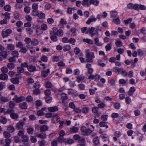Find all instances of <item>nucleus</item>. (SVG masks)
<instances>
[{
    "instance_id": "473e14b6",
    "label": "nucleus",
    "mask_w": 146,
    "mask_h": 146,
    "mask_svg": "<svg viewBox=\"0 0 146 146\" xmlns=\"http://www.w3.org/2000/svg\"><path fill=\"white\" fill-rule=\"evenodd\" d=\"M99 2L97 0H90L89 1V3L90 4H93L95 6H97L99 3Z\"/></svg>"
},
{
    "instance_id": "9d476101",
    "label": "nucleus",
    "mask_w": 146,
    "mask_h": 146,
    "mask_svg": "<svg viewBox=\"0 0 146 146\" xmlns=\"http://www.w3.org/2000/svg\"><path fill=\"white\" fill-rule=\"evenodd\" d=\"M3 137L6 139L9 138L11 136L10 133L7 131H5L3 132Z\"/></svg>"
},
{
    "instance_id": "f257e3e1",
    "label": "nucleus",
    "mask_w": 146,
    "mask_h": 146,
    "mask_svg": "<svg viewBox=\"0 0 146 146\" xmlns=\"http://www.w3.org/2000/svg\"><path fill=\"white\" fill-rule=\"evenodd\" d=\"M80 129L82 134L84 136L88 135L92 132V131L89 129H87L84 126H82L81 127Z\"/></svg>"
},
{
    "instance_id": "f704fd0d",
    "label": "nucleus",
    "mask_w": 146,
    "mask_h": 146,
    "mask_svg": "<svg viewBox=\"0 0 146 146\" xmlns=\"http://www.w3.org/2000/svg\"><path fill=\"white\" fill-rule=\"evenodd\" d=\"M23 139L22 141L24 142H27L28 141L29 138L27 136L25 135H22L21 137Z\"/></svg>"
},
{
    "instance_id": "393cba45",
    "label": "nucleus",
    "mask_w": 146,
    "mask_h": 146,
    "mask_svg": "<svg viewBox=\"0 0 146 146\" xmlns=\"http://www.w3.org/2000/svg\"><path fill=\"white\" fill-rule=\"evenodd\" d=\"M28 70L31 72H34L36 70V67L32 65H30L27 67Z\"/></svg>"
},
{
    "instance_id": "49530a36",
    "label": "nucleus",
    "mask_w": 146,
    "mask_h": 146,
    "mask_svg": "<svg viewBox=\"0 0 146 146\" xmlns=\"http://www.w3.org/2000/svg\"><path fill=\"white\" fill-rule=\"evenodd\" d=\"M98 64L101 66L102 67H104L105 66V64L102 62V60L100 59H99L98 61Z\"/></svg>"
},
{
    "instance_id": "72a5a7b5",
    "label": "nucleus",
    "mask_w": 146,
    "mask_h": 146,
    "mask_svg": "<svg viewBox=\"0 0 146 146\" xmlns=\"http://www.w3.org/2000/svg\"><path fill=\"white\" fill-rule=\"evenodd\" d=\"M31 14L33 16H38L39 12L37 10L33 9L32 12Z\"/></svg>"
},
{
    "instance_id": "774afa93",
    "label": "nucleus",
    "mask_w": 146,
    "mask_h": 146,
    "mask_svg": "<svg viewBox=\"0 0 146 146\" xmlns=\"http://www.w3.org/2000/svg\"><path fill=\"white\" fill-rule=\"evenodd\" d=\"M105 48L107 51L110 50L111 48V44H108L105 46Z\"/></svg>"
},
{
    "instance_id": "58836bf2",
    "label": "nucleus",
    "mask_w": 146,
    "mask_h": 146,
    "mask_svg": "<svg viewBox=\"0 0 146 146\" xmlns=\"http://www.w3.org/2000/svg\"><path fill=\"white\" fill-rule=\"evenodd\" d=\"M94 41L95 42V44L98 46H101L102 44L99 42V39L98 37H97L94 38Z\"/></svg>"
},
{
    "instance_id": "c85d7f7f",
    "label": "nucleus",
    "mask_w": 146,
    "mask_h": 146,
    "mask_svg": "<svg viewBox=\"0 0 146 146\" xmlns=\"http://www.w3.org/2000/svg\"><path fill=\"white\" fill-rule=\"evenodd\" d=\"M36 136L42 139L45 138L46 137V134L45 133H39L36 135Z\"/></svg>"
},
{
    "instance_id": "603ef678",
    "label": "nucleus",
    "mask_w": 146,
    "mask_h": 146,
    "mask_svg": "<svg viewBox=\"0 0 146 146\" xmlns=\"http://www.w3.org/2000/svg\"><path fill=\"white\" fill-rule=\"evenodd\" d=\"M106 123L105 122L102 121L100 123L99 125L100 127H105L106 128H108V126L106 125Z\"/></svg>"
},
{
    "instance_id": "a19ab883",
    "label": "nucleus",
    "mask_w": 146,
    "mask_h": 146,
    "mask_svg": "<svg viewBox=\"0 0 146 146\" xmlns=\"http://www.w3.org/2000/svg\"><path fill=\"white\" fill-rule=\"evenodd\" d=\"M7 67L10 69L12 70L15 67L14 64L12 63H10L8 64Z\"/></svg>"
},
{
    "instance_id": "423d86ee",
    "label": "nucleus",
    "mask_w": 146,
    "mask_h": 146,
    "mask_svg": "<svg viewBox=\"0 0 146 146\" xmlns=\"http://www.w3.org/2000/svg\"><path fill=\"white\" fill-rule=\"evenodd\" d=\"M50 34L51 35L50 38L52 41L54 42L57 41V37L56 36V32H53L52 33H50Z\"/></svg>"
},
{
    "instance_id": "bb28decb",
    "label": "nucleus",
    "mask_w": 146,
    "mask_h": 146,
    "mask_svg": "<svg viewBox=\"0 0 146 146\" xmlns=\"http://www.w3.org/2000/svg\"><path fill=\"white\" fill-rule=\"evenodd\" d=\"M71 48V47L69 45H66L63 47V50L64 52L68 51Z\"/></svg>"
},
{
    "instance_id": "338daca9",
    "label": "nucleus",
    "mask_w": 146,
    "mask_h": 146,
    "mask_svg": "<svg viewBox=\"0 0 146 146\" xmlns=\"http://www.w3.org/2000/svg\"><path fill=\"white\" fill-rule=\"evenodd\" d=\"M33 86L35 89H39L40 87V83L38 82H36L34 84Z\"/></svg>"
},
{
    "instance_id": "2eb2a0df",
    "label": "nucleus",
    "mask_w": 146,
    "mask_h": 146,
    "mask_svg": "<svg viewBox=\"0 0 146 146\" xmlns=\"http://www.w3.org/2000/svg\"><path fill=\"white\" fill-rule=\"evenodd\" d=\"M46 110L45 108H42L41 110L38 111L37 112V114L38 116H41L43 115L44 114V111Z\"/></svg>"
},
{
    "instance_id": "c9c22d12",
    "label": "nucleus",
    "mask_w": 146,
    "mask_h": 146,
    "mask_svg": "<svg viewBox=\"0 0 146 146\" xmlns=\"http://www.w3.org/2000/svg\"><path fill=\"white\" fill-rule=\"evenodd\" d=\"M81 111L83 113L86 114L89 111V109L87 107H85L82 109Z\"/></svg>"
},
{
    "instance_id": "ddd939ff",
    "label": "nucleus",
    "mask_w": 146,
    "mask_h": 146,
    "mask_svg": "<svg viewBox=\"0 0 146 146\" xmlns=\"http://www.w3.org/2000/svg\"><path fill=\"white\" fill-rule=\"evenodd\" d=\"M136 89L135 87L133 86L131 87L130 88L128 92V95L130 96H132L133 94V92Z\"/></svg>"
},
{
    "instance_id": "dca6fc26",
    "label": "nucleus",
    "mask_w": 146,
    "mask_h": 146,
    "mask_svg": "<svg viewBox=\"0 0 146 146\" xmlns=\"http://www.w3.org/2000/svg\"><path fill=\"white\" fill-rule=\"evenodd\" d=\"M48 109L49 111L51 112H54L57 111L58 108L57 106H55L52 107H50L48 108Z\"/></svg>"
},
{
    "instance_id": "1a4fd4ad",
    "label": "nucleus",
    "mask_w": 146,
    "mask_h": 146,
    "mask_svg": "<svg viewBox=\"0 0 146 146\" xmlns=\"http://www.w3.org/2000/svg\"><path fill=\"white\" fill-rule=\"evenodd\" d=\"M25 98L23 97H16L13 99L15 102L17 103H19L22 101L24 100Z\"/></svg>"
},
{
    "instance_id": "0e129e2a",
    "label": "nucleus",
    "mask_w": 146,
    "mask_h": 146,
    "mask_svg": "<svg viewBox=\"0 0 146 146\" xmlns=\"http://www.w3.org/2000/svg\"><path fill=\"white\" fill-rule=\"evenodd\" d=\"M46 142V141L44 140H42L38 143L39 145V146H44Z\"/></svg>"
},
{
    "instance_id": "c756f323",
    "label": "nucleus",
    "mask_w": 146,
    "mask_h": 146,
    "mask_svg": "<svg viewBox=\"0 0 146 146\" xmlns=\"http://www.w3.org/2000/svg\"><path fill=\"white\" fill-rule=\"evenodd\" d=\"M35 104L38 109V107L42 106V105L41 101L39 100H37L35 102Z\"/></svg>"
},
{
    "instance_id": "a211bd4d",
    "label": "nucleus",
    "mask_w": 146,
    "mask_h": 146,
    "mask_svg": "<svg viewBox=\"0 0 146 146\" xmlns=\"http://www.w3.org/2000/svg\"><path fill=\"white\" fill-rule=\"evenodd\" d=\"M78 127L74 126L70 128V132L71 133H75L78 132Z\"/></svg>"
},
{
    "instance_id": "4be33fe9",
    "label": "nucleus",
    "mask_w": 146,
    "mask_h": 146,
    "mask_svg": "<svg viewBox=\"0 0 146 146\" xmlns=\"http://www.w3.org/2000/svg\"><path fill=\"white\" fill-rule=\"evenodd\" d=\"M50 73L49 69H48L46 71H43L42 72L41 75L42 76L45 77L48 75V74Z\"/></svg>"
},
{
    "instance_id": "37998d69",
    "label": "nucleus",
    "mask_w": 146,
    "mask_h": 146,
    "mask_svg": "<svg viewBox=\"0 0 146 146\" xmlns=\"http://www.w3.org/2000/svg\"><path fill=\"white\" fill-rule=\"evenodd\" d=\"M38 17L40 19H44L45 18V14L42 12H40L39 13V15H38Z\"/></svg>"
},
{
    "instance_id": "79ce46f5",
    "label": "nucleus",
    "mask_w": 146,
    "mask_h": 146,
    "mask_svg": "<svg viewBox=\"0 0 146 146\" xmlns=\"http://www.w3.org/2000/svg\"><path fill=\"white\" fill-rule=\"evenodd\" d=\"M6 143L5 146H10L9 144L11 141V139L8 138L6 139L5 140Z\"/></svg>"
},
{
    "instance_id": "09e8293b",
    "label": "nucleus",
    "mask_w": 146,
    "mask_h": 146,
    "mask_svg": "<svg viewBox=\"0 0 146 146\" xmlns=\"http://www.w3.org/2000/svg\"><path fill=\"white\" fill-rule=\"evenodd\" d=\"M34 131L33 128L32 127H29L27 129V132L29 134H32Z\"/></svg>"
},
{
    "instance_id": "6e6552de",
    "label": "nucleus",
    "mask_w": 146,
    "mask_h": 146,
    "mask_svg": "<svg viewBox=\"0 0 146 146\" xmlns=\"http://www.w3.org/2000/svg\"><path fill=\"white\" fill-rule=\"evenodd\" d=\"M24 124V122L20 121L17 123L16 125V128L17 129H22Z\"/></svg>"
},
{
    "instance_id": "f3484780",
    "label": "nucleus",
    "mask_w": 146,
    "mask_h": 146,
    "mask_svg": "<svg viewBox=\"0 0 146 146\" xmlns=\"http://www.w3.org/2000/svg\"><path fill=\"white\" fill-rule=\"evenodd\" d=\"M66 140L63 136H59L57 139V141L60 143H65Z\"/></svg>"
},
{
    "instance_id": "4468645a",
    "label": "nucleus",
    "mask_w": 146,
    "mask_h": 146,
    "mask_svg": "<svg viewBox=\"0 0 146 146\" xmlns=\"http://www.w3.org/2000/svg\"><path fill=\"white\" fill-rule=\"evenodd\" d=\"M0 55L4 59H5L7 58V53L6 51L3 50L1 52Z\"/></svg>"
},
{
    "instance_id": "c03bdc74",
    "label": "nucleus",
    "mask_w": 146,
    "mask_h": 146,
    "mask_svg": "<svg viewBox=\"0 0 146 146\" xmlns=\"http://www.w3.org/2000/svg\"><path fill=\"white\" fill-rule=\"evenodd\" d=\"M89 0H83L82 4L83 5H86L87 7L90 6V4L88 3Z\"/></svg>"
},
{
    "instance_id": "20e7f679",
    "label": "nucleus",
    "mask_w": 146,
    "mask_h": 146,
    "mask_svg": "<svg viewBox=\"0 0 146 146\" xmlns=\"http://www.w3.org/2000/svg\"><path fill=\"white\" fill-rule=\"evenodd\" d=\"M12 33V31L10 29H7L2 32V36L3 38L7 37Z\"/></svg>"
},
{
    "instance_id": "4c0bfd02",
    "label": "nucleus",
    "mask_w": 146,
    "mask_h": 146,
    "mask_svg": "<svg viewBox=\"0 0 146 146\" xmlns=\"http://www.w3.org/2000/svg\"><path fill=\"white\" fill-rule=\"evenodd\" d=\"M7 121V119L5 117H1L0 121L3 124L6 123Z\"/></svg>"
},
{
    "instance_id": "f8f14e48",
    "label": "nucleus",
    "mask_w": 146,
    "mask_h": 146,
    "mask_svg": "<svg viewBox=\"0 0 146 146\" xmlns=\"http://www.w3.org/2000/svg\"><path fill=\"white\" fill-rule=\"evenodd\" d=\"M61 96L62 103H65V101L68 99L67 95L64 93H62L61 94Z\"/></svg>"
},
{
    "instance_id": "b1692460",
    "label": "nucleus",
    "mask_w": 146,
    "mask_h": 146,
    "mask_svg": "<svg viewBox=\"0 0 146 146\" xmlns=\"http://www.w3.org/2000/svg\"><path fill=\"white\" fill-rule=\"evenodd\" d=\"M7 49L9 50H12L15 48V46L14 45L12 44H9L7 45Z\"/></svg>"
},
{
    "instance_id": "a18cd8bd",
    "label": "nucleus",
    "mask_w": 146,
    "mask_h": 146,
    "mask_svg": "<svg viewBox=\"0 0 146 146\" xmlns=\"http://www.w3.org/2000/svg\"><path fill=\"white\" fill-rule=\"evenodd\" d=\"M98 138V137L97 136L93 139V143L96 145H98L99 143V140Z\"/></svg>"
},
{
    "instance_id": "2f4dec72",
    "label": "nucleus",
    "mask_w": 146,
    "mask_h": 146,
    "mask_svg": "<svg viewBox=\"0 0 146 146\" xmlns=\"http://www.w3.org/2000/svg\"><path fill=\"white\" fill-rule=\"evenodd\" d=\"M11 81L12 83L14 84H18L19 83V80L17 78H12L11 79Z\"/></svg>"
},
{
    "instance_id": "7c9ffc66",
    "label": "nucleus",
    "mask_w": 146,
    "mask_h": 146,
    "mask_svg": "<svg viewBox=\"0 0 146 146\" xmlns=\"http://www.w3.org/2000/svg\"><path fill=\"white\" fill-rule=\"evenodd\" d=\"M7 130L9 131L10 133H13L15 131V129L13 127L10 125L7 127Z\"/></svg>"
},
{
    "instance_id": "f03ea898",
    "label": "nucleus",
    "mask_w": 146,
    "mask_h": 146,
    "mask_svg": "<svg viewBox=\"0 0 146 146\" xmlns=\"http://www.w3.org/2000/svg\"><path fill=\"white\" fill-rule=\"evenodd\" d=\"M86 57L87 62L92 63L93 62V59L95 57V56L93 52H88L86 53Z\"/></svg>"
},
{
    "instance_id": "0eeeda50",
    "label": "nucleus",
    "mask_w": 146,
    "mask_h": 146,
    "mask_svg": "<svg viewBox=\"0 0 146 146\" xmlns=\"http://www.w3.org/2000/svg\"><path fill=\"white\" fill-rule=\"evenodd\" d=\"M60 117L57 114L54 115L52 116V121L53 123H57L60 121Z\"/></svg>"
},
{
    "instance_id": "cd10ccee",
    "label": "nucleus",
    "mask_w": 146,
    "mask_h": 146,
    "mask_svg": "<svg viewBox=\"0 0 146 146\" xmlns=\"http://www.w3.org/2000/svg\"><path fill=\"white\" fill-rule=\"evenodd\" d=\"M83 41L84 42H86L89 44H93V41L91 39H89L84 38L83 39Z\"/></svg>"
},
{
    "instance_id": "6e6d98bb",
    "label": "nucleus",
    "mask_w": 146,
    "mask_h": 146,
    "mask_svg": "<svg viewBox=\"0 0 146 146\" xmlns=\"http://www.w3.org/2000/svg\"><path fill=\"white\" fill-rule=\"evenodd\" d=\"M111 16L113 17H115L117 16V13L116 11H113L111 12Z\"/></svg>"
},
{
    "instance_id": "5fc2aeb1",
    "label": "nucleus",
    "mask_w": 146,
    "mask_h": 146,
    "mask_svg": "<svg viewBox=\"0 0 146 146\" xmlns=\"http://www.w3.org/2000/svg\"><path fill=\"white\" fill-rule=\"evenodd\" d=\"M15 103L12 101L9 102V106L10 108L13 109L14 108Z\"/></svg>"
},
{
    "instance_id": "864d4df0",
    "label": "nucleus",
    "mask_w": 146,
    "mask_h": 146,
    "mask_svg": "<svg viewBox=\"0 0 146 146\" xmlns=\"http://www.w3.org/2000/svg\"><path fill=\"white\" fill-rule=\"evenodd\" d=\"M39 42L38 40L36 39H34L32 41L31 44L34 46H36L38 44Z\"/></svg>"
},
{
    "instance_id": "e433bc0d",
    "label": "nucleus",
    "mask_w": 146,
    "mask_h": 146,
    "mask_svg": "<svg viewBox=\"0 0 146 146\" xmlns=\"http://www.w3.org/2000/svg\"><path fill=\"white\" fill-rule=\"evenodd\" d=\"M11 54L12 55L15 57H18L19 56V54L18 52L16 50L12 51Z\"/></svg>"
},
{
    "instance_id": "ea45409f",
    "label": "nucleus",
    "mask_w": 146,
    "mask_h": 146,
    "mask_svg": "<svg viewBox=\"0 0 146 146\" xmlns=\"http://www.w3.org/2000/svg\"><path fill=\"white\" fill-rule=\"evenodd\" d=\"M56 34L59 36H62L63 35V31L61 29L58 30Z\"/></svg>"
},
{
    "instance_id": "bf43d9fd",
    "label": "nucleus",
    "mask_w": 146,
    "mask_h": 146,
    "mask_svg": "<svg viewBox=\"0 0 146 146\" xmlns=\"http://www.w3.org/2000/svg\"><path fill=\"white\" fill-rule=\"evenodd\" d=\"M33 93L36 95L39 94L40 93L39 89H35L33 91Z\"/></svg>"
},
{
    "instance_id": "9b49d317",
    "label": "nucleus",
    "mask_w": 146,
    "mask_h": 146,
    "mask_svg": "<svg viewBox=\"0 0 146 146\" xmlns=\"http://www.w3.org/2000/svg\"><path fill=\"white\" fill-rule=\"evenodd\" d=\"M8 78V75L5 73H3L0 75V80H7Z\"/></svg>"
},
{
    "instance_id": "a878e982",
    "label": "nucleus",
    "mask_w": 146,
    "mask_h": 146,
    "mask_svg": "<svg viewBox=\"0 0 146 146\" xmlns=\"http://www.w3.org/2000/svg\"><path fill=\"white\" fill-rule=\"evenodd\" d=\"M92 18H89L88 20L86 22V23L87 24H89L91 22L95 21L96 20V19L93 17V16H92Z\"/></svg>"
},
{
    "instance_id": "5701e85b",
    "label": "nucleus",
    "mask_w": 146,
    "mask_h": 146,
    "mask_svg": "<svg viewBox=\"0 0 146 146\" xmlns=\"http://www.w3.org/2000/svg\"><path fill=\"white\" fill-rule=\"evenodd\" d=\"M24 69L22 67H18L17 68V71L18 73H19L18 74H16V76H18L19 75V74L20 73H21L23 72H24Z\"/></svg>"
},
{
    "instance_id": "8fccbe9b",
    "label": "nucleus",
    "mask_w": 146,
    "mask_h": 146,
    "mask_svg": "<svg viewBox=\"0 0 146 146\" xmlns=\"http://www.w3.org/2000/svg\"><path fill=\"white\" fill-rule=\"evenodd\" d=\"M116 46L118 47H121L122 46L123 43L120 40H117L115 42Z\"/></svg>"
},
{
    "instance_id": "3c124183",
    "label": "nucleus",
    "mask_w": 146,
    "mask_h": 146,
    "mask_svg": "<svg viewBox=\"0 0 146 146\" xmlns=\"http://www.w3.org/2000/svg\"><path fill=\"white\" fill-rule=\"evenodd\" d=\"M45 99L46 102L47 103H50L51 102L52 98L51 97L48 96L45 98Z\"/></svg>"
},
{
    "instance_id": "6ab92c4d",
    "label": "nucleus",
    "mask_w": 146,
    "mask_h": 146,
    "mask_svg": "<svg viewBox=\"0 0 146 146\" xmlns=\"http://www.w3.org/2000/svg\"><path fill=\"white\" fill-rule=\"evenodd\" d=\"M28 105L26 102H23L20 104L19 105V107L23 109H26L27 108Z\"/></svg>"
},
{
    "instance_id": "aec40b11",
    "label": "nucleus",
    "mask_w": 146,
    "mask_h": 146,
    "mask_svg": "<svg viewBox=\"0 0 146 146\" xmlns=\"http://www.w3.org/2000/svg\"><path fill=\"white\" fill-rule=\"evenodd\" d=\"M0 101L3 103H5L8 102L9 100L7 97L2 96L0 98Z\"/></svg>"
},
{
    "instance_id": "de8ad7c7",
    "label": "nucleus",
    "mask_w": 146,
    "mask_h": 146,
    "mask_svg": "<svg viewBox=\"0 0 146 146\" xmlns=\"http://www.w3.org/2000/svg\"><path fill=\"white\" fill-rule=\"evenodd\" d=\"M11 117L13 119H17L18 117V115L17 114L14 113H11L10 114Z\"/></svg>"
},
{
    "instance_id": "412c9836",
    "label": "nucleus",
    "mask_w": 146,
    "mask_h": 146,
    "mask_svg": "<svg viewBox=\"0 0 146 146\" xmlns=\"http://www.w3.org/2000/svg\"><path fill=\"white\" fill-rule=\"evenodd\" d=\"M48 129V127L46 125H43L40 127V131L41 132L47 131Z\"/></svg>"
},
{
    "instance_id": "4d7b16f0",
    "label": "nucleus",
    "mask_w": 146,
    "mask_h": 146,
    "mask_svg": "<svg viewBox=\"0 0 146 146\" xmlns=\"http://www.w3.org/2000/svg\"><path fill=\"white\" fill-rule=\"evenodd\" d=\"M74 142V140L72 139H69L67 140H66V141L65 143H67L69 144H71L73 143Z\"/></svg>"
},
{
    "instance_id": "69168bd1",
    "label": "nucleus",
    "mask_w": 146,
    "mask_h": 146,
    "mask_svg": "<svg viewBox=\"0 0 146 146\" xmlns=\"http://www.w3.org/2000/svg\"><path fill=\"white\" fill-rule=\"evenodd\" d=\"M45 95L49 96L51 94L50 90L49 89L46 90L44 91Z\"/></svg>"
},
{
    "instance_id": "680f3d73",
    "label": "nucleus",
    "mask_w": 146,
    "mask_h": 146,
    "mask_svg": "<svg viewBox=\"0 0 146 146\" xmlns=\"http://www.w3.org/2000/svg\"><path fill=\"white\" fill-rule=\"evenodd\" d=\"M27 51V50L26 48L23 46L21 48L20 51L23 54H25L26 53Z\"/></svg>"
},
{
    "instance_id": "39448f33",
    "label": "nucleus",
    "mask_w": 146,
    "mask_h": 146,
    "mask_svg": "<svg viewBox=\"0 0 146 146\" xmlns=\"http://www.w3.org/2000/svg\"><path fill=\"white\" fill-rule=\"evenodd\" d=\"M73 138L74 140L78 141V143L82 141H85V139L84 138L81 137L79 135L76 134L74 135L73 136Z\"/></svg>"
},
{
    "instance_id": "7ed1b4c3",
    "label": "nucleus",
    "mask_w": 146,
    "mask_h": 146,
    "mask_svg": "<svg viewBox=\"0 0 146 146\" xmlns=\"http://www.w3.org/2000/svg\"><path fill=\"white\" fill-rule=\"evenodd\" d=\"M95 28L92 27L91 28H88V31L86 32V33H89L90 34H91V36L92 37H93L94 36L96 35H98V30L97 29H96L95 30L96 33H93V32L95 30Z\"/></svg>"
},
{
    "instance_id": "052dcab7",
    "label": "nucleus",
    "mask_w": 146,
    "mask_h": 146,
    "mask_svg": "<svg viewBox=\"0 0 146 146\" xmlns=\"http://www.w3.org/2000/svg\"><path fill=\"white\" fill-rule=\"evenodd\" d=\"M26 30L27 32V33L30 35H31L33 33V30L31 28H27L26 29Z\"/></svg>"
},
{
    "instance_id": "e2e57ef3",
    "label": "nucleus",
    "mask_w": 146,
    "mask_h": 146,
    "mask_svg": "<svg viewBox=\"0 0 146 146\" xmlns=\"http://www.w3.org/2000/svg\"><path fill=\"white\" fill-rule=\"evenodd\" d=\"M122 70V68H119L118 67H116L114 68H113V71L115 72H119L121 71V70Z\"/></svg>"
},
{
    "instance_id": "13d9d810",
    "label": "nucleus",
    "mask_w": 146,
    "mask_h": 146,
    "mask_svg": "<svg viewBox=\"0 0 146 146\" xmlns=\"http://www.w3.org/2000/svg\"><path fill=\"white\" fill-rule=\"evenodd\" d=\"M4 9L5 10L9 11H11V7L10 5H7L4 7Z\"/></svg>"
}]
</instances>
